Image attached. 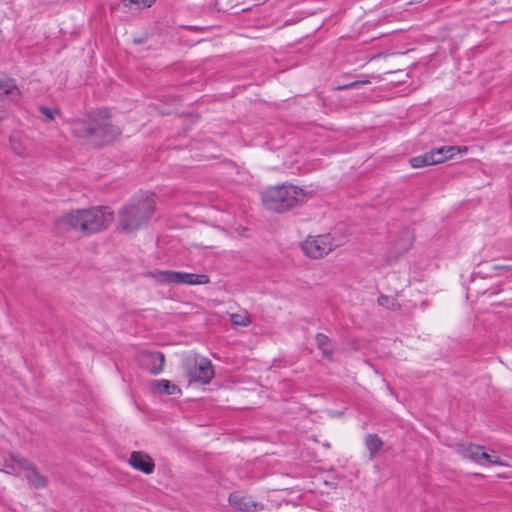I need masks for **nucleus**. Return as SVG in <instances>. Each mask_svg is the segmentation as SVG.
Listing matches in <instances>:
<instances>
[{
  "mask_svg": "<svg viewBox=\"0 0 512 512\" xmlns=\"http://www.w3.org/2000/svg\"><path fill=\"white\" fill-rule=\"evenodd\" d=\"M337 244L330 234L308 237L301 245L305 255L310 258L319 259L330 253Z\"/></svg>",
  "mask_w": 512,
  "mask_h": 512,
  "instance_id": "obj_7",
  "label": "nucleus"
},
{
  "mask_svg": "<svg viewBox=\"0 0 512 512\" xmlns=\"http://www.w3.org/2000/svg\"><path fill=\"white\" fill-rule=\"evenodd\" d=\"M435 160L432 159V155L429 154V151L424 153L423 155L415 156L410 159V164L413 168H420L427 165H434Z\"/></svg>",
  "mask_w": 512,
  "mask_h": 512,
  "instance_id": "obj_19",
  "label": "nucleus"
},
{
  "mask_svg": "<svg viewBox=\"0 0 512 512\" xmlns=\"http://www.w3.org/2000/svg\"><path fill=\"white\" fill-rule=\"evenodd\" d=\"M306 199L305 191L293 184L271 186L262 193V202L265 207L277 213L287 212L303 204Z\"/></svg>",
  "mask_w": 512,
  "mask_h": 512,
  "instance_id": "obj_3",
  "label": "nucleus"
},
{
  "mask_svg": "<svg viewBox=\"0 0 512 512\" xmlns=\"http://www.w3.org/2000/svg\"><path fill=\"white\" fill-rule=\"evenodd\" d=\"M10 95L12 101L18 102L21 92L13 79L0 80V96Z\"/></svg>",
  "mask_w": 512,
  "mask_h": 512,
  "instance_id": "obj_16",
  "label": "nucleus"
},
{
  "mask_svg": "<svg viewBox=\"0 0 512 512\" xmlns=\"http://www.w3.org/2000/svg\"><path fill=\"white\" fill-rule=\"evenodd\" d=\"M11 460L16 462L17 465L27 471L26 479L30 485L35 488H45L47 486V478L40 474L37 467L31 464L26 458L20 455H11Z\"/></svg>",
  "mask_w": 512,
  "mask_h": 512,
  "instance_id": "obj_9",
  "label": "nucleus"
},
{
  "mask_svg": "<svg viewBox=\"0 0 512 512\" xmlns=\"http://www.w3.org/2000/svg\"><path fill=\"white\" fill-rule=\"evenodd\" d=\"M12 454H9L7 458L4 459L5 463H4V470L7 474H13V475H18L19 474V470H22L16 462L12 461L10 456Z\"/></svg>",
  "mask_w": 512,
  "mask_h": 512,
  "instance_id": "obj_21",
  "label": "nucleus"
},
{
  "mask_svg": "<svg viewBox=\"0 0 512 512\" xmlns=\"http://www.w3.org/2000/svg\"><path fill=\"white\" fill-rule=\"evenodd\" d=\"M413 243V237L410 231L405 230L401 233L399 239L393 244L389 252V257L396 259L400 255L407 252Z\"/></svg>",
  "mask_w": 512,
  "mask_h": 512,
  "instance_id": "obj_14",
  "label": "nucleus"
},
{
  "mask_svg": "<svg viewBox=\"0 0 512 512\" xmlns=\"http://www.w3.org/2000/svg\"><path fill=\"white\" fill-rule=\"evenodd\" d=\"M139 365L152 375H158L163 371L165 356L159 351H140L137 355Z\"/></svg>",
  "mask_w": 512,
  "mask_h": 512,
  "instance_id": "obj_8",
  "label": "nucleus"
},
{
  "mask_svg": "<svg viewBox=\"0 0 512 512\" xmlns=\"http://www.w3.org/2000/svg\"><path fill=\"white\" fill-rule=\"evenodd\" d=\"M467 150L466 146H441L431 149L429 154L432 155V159L435 160L434 165H436L451 159L457 153L467 152Z\"/></svg>",
  "mask_w": 512,
  "mask_h": 512,
  "instance_id": "obj_12",
  "label": "nucleus"
},
{
  "mask_svg": "<svg viewBox=\"0 0 512 512\" xmlns=\"http://www.w3.org/2000/svg\"><path fill=\"white\" fill-rule=\"evenodd\" d=\"M39 111L49 121L54 120L55 116L57 114H59V110L57 108H51V107L43 106V105L39 107Z\"/></svg>",
  "mask_w": 512,
  "mask_h": 512,
  "instance_id": "obj_23",
  "label": "nucleus"
},
{
  "mask_svg": "<svg viewBox=\"0 0 512 512\" xmlns=\"http://www.w3.org/2000/svg\"><path fill=\"white\" fill-rule=\"evenodd\" d=\"M382 299H387V297H383V296H381V297L378 299L379 304H383Z\"/></svg>",
  "mask_w": 512,
  "mask_h": 512,
  "instance_id": "obj_27",
  "label": "nucleus"
},
{
  "mask_svg": "<svg viewBox=\"0 0 512 512\" xmlns=\"http://www.w3.org/2000/svg\"><path fill=\"white\" fill-rule=\"evenodd\" d=\"M182 366L188 384H209L215 374L211 361L205 357L187 356Z\"/></svg>",
  "mask_w": 512,
  "mask_h": 512,
  "instance_id": "obj_5",
  "label": "nucleus"
},
{
  "mask_svg": "<svg viewBox=\"0 0 512 512\" xmlns=\"http://www.w3.org/2000/svg\"><path fill=\"white\" fill-rule=\"evenodd\" d=\"M154 387L157 388L160 393L166 395H175L181 393V390L177 385L166 379L154 381Z\"/></svg>",
  "mask_w": 512,
  "mask_h": 512,
  "instance_id": "obj_18",
  "label": "nucleus"
},
{
  "mask_svg": "<svg viewBox=\"0 0 512 512\" xmlns=\"http://www.w3.org/2000/svg\"><path fill=\"white\" fill-rule=\"evenodd\" d=\"M130 465L145 474H151L154 471L155 464L152 458L141 451H134L129 458Z\"/></svg>",
  "mask_w": 512,
  "mask_h": 512,
  "instance_id": "obj_11",
  "label": "nucleus"
},
{
  "mask_svg": "<svg viewBox=\"0 0 512 512\" xmlns=\"http://www.w3.org/2000/svg\"><path fill=\"white\" fill-rule=\"evenodd\" d=\"M10 145L12 150L19 156H25L26 155V148L21 143V141L17 138L16 135L10 136Z\"/></svg>",
  "mask_w": 512,
  "mask_h": 512,
  "instance_id": "obj_20",
  "label": "nucleus"
},
{
  "mask_svg": "<svg viewBox=\"0 0 512 512\" xmlns=\"http://www.w3.org/2000/svg\"><path fill=\"white\" fill-rule=\"evenodd\" d=\"M483 449V446L473 443H459L456 445V452L459 455L480 465H483L480 457Z\"/></svg>",
  "mask_w": 512,
  "mask_h": 512,
  "instance_id": "obj_13",
  "label": "nucleus"
},
{
  "mask_svg": "<svg viewBox=\"0 0 512 512\" xmlns=\"http://www.w3.org/2000/svg\"><path fill=\"white\" fill-rule=\"evenodd\" d=\"M383 441L376 434H368L365 439V446L369 451V459L373 460L383 447Z\"/></svg>",
  "mask_w": 512,
  "mask_h": 512,
  "instance_id": "obj_17",
  "label": "nucleus"
},
{
  "mask_svg": "<svg viewBox=\"0 0 512 512\" xmlns=\"http://www.w3.org/2000/svg\"><path fill=\"white\" fill-rule=\"evenodd\" d=\"M71 133L81 144L99 147L113 142L121 131L112 125L108 110L91 112L83 119L71 122Z\"/></svg>",
  "mask_w": 512,
  "mask_h": 512,
  "instance_id": "obj_1",
  "label": "nucleus"
},
{
  "mask_svg": "<svg viewBox=\"0 0 512 512\" xmlns=\"http://www.w3.org/2000/svg\"><path fill=\"white\" fill-rule=\"evenodd\" d=\"M480 457H481L483 464L487 463V464L499 465V466L505 465L503 463V461L498 456L490 455V454L486 453L484 450L480 454Z\"/></svg>",
  "mask_w": 512,
  "mask_h": 512,
  "instance_id": "obj_22",
  "label": "nucleus"
},
{
  "mask_svg": "<svg viewBox=\"0 0 512 512\" xmlns=\"http://www.w3.org/2000/svg\"><path fill=\"white\" fill-rule=\"evenodd\" d=\"M150 276L160 283L167 284H188L202 285L209 283V276L206 274H194L187 272H177L168 270H155L150 272Z\"/></svg>",
  "mask_w": 512,
  "mask_h": 512,
  "instance_id": "obj_6",
  "label": "nucleus"
},
{
  "mask_svg": "<svg viewBox=\"0 0 512 512\" xmlns=\"http://www.w3.org/2000/svg\"><path fill=\"white\" fill-rule=\"evenodd\" d=\"M315 342L317 348L322 352L323 357L332 360L334 349L330 338L323 333H317L315 335Z\"/></svg>",
  "mask_w": 512,
  "mask_h": 512,
  "instance_id": "obj_15",
  "label": "nucleus"
},
{
  "mask_svg": "<svg viewBox=\"0 0 512 512\" xmlns=\"http://www.w3.org/2000/svg\"><path fill=\"white\" fill-rule=\"evenodd\" d=\"M156 0H128V3H124L125 6L128 4H134L138 8L150 7L155 3Z\"/></svg>",
  "mask_w": 512,
  "mask_h": 512,
  "instance_id": "obj_25",
  "label": "nucleus"
},
{
  "mask_svg": "<svg viewBox=\"0 0 512 512\" xmlns=\"http://www.w3.org/2000/svg\"><path fill=\"white\" fill-rule=\"evenodd\" d=\"M231 322L235 325H239V326H243V327L250 324L249 317L247 315H240V314H232Z\"/></svg>",
  "mask_w": 512,
  "mask_h": 512,
  "instance_id": "obj_24",
  "label": "nucleus"
},
{
  "mask_svg": "<svg viewBox=\"0 0 512 512\" xmlns=\"http://www.w3.org/2000/svg\"><path fill=\"white\" fill-rule=\"evenodd\" d=\"M228 501L231 506L241 511L250 512L263 508L262 504L254 501L251 497L243 496L238 492L230 493Z\"/></svg>",
  "mask_w": 512,
  "mask_h": 512,
  "instance_id": "obj_10",
  "label": "nucleus"
},
{
  "mask_svg": "<svg viewBox=\"0 0 512 512\" xmlns=\"http://www.w3.org/2000/svg\"><path fill=\"white\" fill-rule=\"evenodd\" d=\"M114 214L108 207H90L72 210L55 221L60 233L70 230L90 235L106 229L113 221Z\"/></svg>",
  "mask_w": 512,
  "mask_h": 512,
  "instance_id": "obj_2",
  "label": "nucleus"
},
{
  "mask_svg": "<svg viewBox=\"0 0 512 512\" xmlns=\"http://www.w3.org/2000/svg\"><path fill=\"white\" fill-rule=\"evenodd\" d=\"M369 83L368 80H363V81H353V82H350L348 84H344V85H341L338 87L339 90H344V89H349V88H354V87H357L359 85H362V84H367Z\"/></svg>",
  "mask_w": 512,
  "mask_h": 512,
  "instance_id": "obj_26",
  "label": "nucleus"
},
{
  "mask_svg": "<svg viewBox=\"0 0 512 512\" xmlns=\"http://www.w3.org/2000/svg\"><path fill=\"white\" fill-rule=\"evenodd\" d=\"M155 211V203L152 198L145 197L132 200L118 213L119 227L121 231L133 233L146 225Z\"/></svg>",
  "mask_w": 512,
  "mask_h": 512,
  "instance_id": "obj_4",
  "label": "nucleus"
}]
</instances>
